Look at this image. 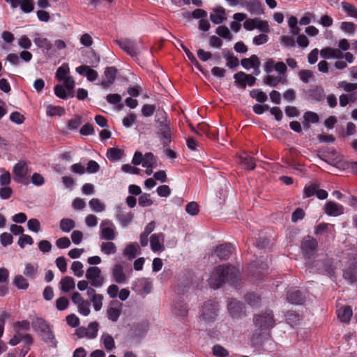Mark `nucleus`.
Wrapping results in <instances>:
<instances>
[{
    "mask_svg": "<svg viewBox=\"0 0 357 357\" xmlns=\"http://www.w3.org/2000/svg\"><path fill=\"white\" fill-rule=\"evenodd\" d=\"M240 278L241 274L238 268L229 264L220 265L211 272L208 282L213 289H218L225 282H228L237 287Z\"/></svg>",
    "mask_w": 357,
    "mask_h": 357,
    "instance_id": "1",
    "label": "nucleus"
},
{
    "mask_svg": "<svg viewBox=\"0 0 357 357\" xmlns=\"http://www.w3.org/2000/svg\"><path fill=\"white\" fill-rule=\"evenodd\" d=\"M255 325L259 332L253 334L251 341L255 346H259L263 343L264 337L269 335L267 331L274 326L273 312L266 310L257 315L255 318Z\"/></svg>",
    "mask_w": 357,
    "mask_h": 357,
    "instance_id": "2",
    "label": "nucleus"
},
{
    "mask_svg": "<svg viewBox=\"0 0 357 357\" xmlns=\"http://www.w3.org/2000/svg\"><path fill=\"white\" fill-rule=\"evenodd\" d=\"M155 122L158 123L157 135L163 147H168L172 141L171 129L167 120V114L158 111L155 114Z\"/></svg>",
    "mask_w": 357,
    "mask_h": 357,
    "instance_id": "3",
    "label": "nucleus"
},
{
    "mask_svg": "<svg viewBox=\"0 0 357 357\" xmlns=\"http://www.w3.org/2000/svg\"><path fill=\"white\" fill-rule=\"evenodd\" d=\"M115 42L122 50L134 59H138L142 50L144 48V45L139 40L126 38L116 40Z\"/></svg>",
    "mask_w": 357,
    "mask_h": 357,
    "instance_id": "4",
    "label": "nucleus"
},
{
    "mask_svg": "<svg viewBox=\"0 0 357 357\" xmlns=\"http://www.w3.org/2000/svg\"><path fill=\"white\" fill-rule=\"evenodd\" d=\"M117 236L116 228L112 220L105 219L100 225L99 237L107 241H114Z\"/></svg>",
    "mask_w": 357,
    "mask_h": 357,
    "instance_id": "5",
    "label": "nucleus"
},
{
    "mask_svg": "<svg viewBox=\"0 0 357 357\" xmlns=\"http://www.w3.org/2000/svg\"><path fill=\"white\" fill-rule=\"evenodd\" d=\"M218 305L215 300H209L202 306L200 318L206 322H211L215 319L218 315Z\"/></svg>",
    "mask_w": 357,
    "mask_h": 357,
    "instance_id": "6",
    "label": "nucleus"
},
{
    "mask_svg": "<svg viewBox=\"0 0 357 357\" xmlns=\"http://www.w3.org/2000/svg\"><path fill=\"white\" fill-rule=\"evenodd\" d=\"M318 247L317 241L310 236H305L301 241V250L303 256L305 259H310L313 257Z\"/></svg>",
    "mask_w": 357,
    "mask_h": 357,
    "instance_id": "7",
    "label": "nucleus"
},
{
    "mask_svg": "<svg viewBox=\"0 0 357 357\" xmlns=\"http://www.w3.org/2000/svg\"><path fill=\"white\" fill-rule=\"evenodd\" d=\"M85 276L91 286L96 288H99L102 286L104 278L101 275V270L99 267L90 266L86 270Z\"/></svg>",
    "mask_w": 357,
    "mask_h": 357,
    "instance_id": "8",
    "label": "nucleus"
},
{
    "mask_svg": "<svg viewBox=\"0 0 357 357\" xmlns=\"http://www.w3.org/2000/svg\"><path fill=\"white\" fill-rule=\"evenodd\" d=\"M111 274L113 280L117 284H125L129 278V275L124 271L123 266L119 263L114 265Z\"/></svg>",
    "mask_w": 357,
    "mask_h": 357,
    "instance_id": "9",
    "label": "nucleus"
},
{
    "mask_svg": "<svg viewBox=\"0 0 357 357\" xmlns=\"http://www.w3.org/2000/svg\"><path fill=\"white\" fill-rule=\"evenodd\" d=\"M122 303L118 301H112L107 309V317L112 322H116L121 314Z\"/></svg>",
    "mask_w": 357,
    "mask_h": 357,
    "instance_id": "10",
    "label": "nucleus"
},
{
    "mask_svg": "<svg viewBox=\"0 0 357 357\" xmlns=\"http://www.w3.org/2000/svg\"><path fill=\"white\" fill-rule=\"evenodd\" d=\"M165 234L163 233H156L151 236L150 246L154 252H161L165 250Z\"/></svg>",
    "mask_w": 357,
    "mask_h": 357,
    "instance_id": "11",
    "label": "nucleus"
},
{
    "mask_svg": "<svg viewBox=\"0 0 357 357\" xmlns=\"http://www.w3.org/2000/svg\"><path fill=\"white\" fill-rule=\"evenodd\" d=\"M75 71L80 75L84 76L89 82H94L98 77V73L96 70L87 65H81L75 68Z\"/></svg>",
    "mask_w": 357,
    "mask_h": 357,
    "instance_id": "12",
    "label": "nucleus"
},
{
    "mask_svg": "<svg viewBox=\"0 0 357 357\" xmlns=\"http://www.w3.org/2000/svg\"><path fill=\"white\" fill-rule=\"evenodd\" d=\"M238 6L245 7L251 14L260 15L263 13L261 4L258 0L250 2L245 0H238Z\"/></svg>",
    "mask_w": 357,
    "mask_h": 357,
    "instance_id": "13",
    "label": "nucleus"
},
{
    "mask_svg": "<svg viewBox=\"0 0 357 357\" xmlns=\"http://www.w3.org/2000/svg\"><path fill=\"white\" fill-rule=\"evenodd\" d=\"M234 250V248L231 243H224L218 246L215 252L220 259L226 260L229 258Z\"/></svg>",
    "mask_w": 357,
    "mask_h": 357,
    "instance_id": "14",
    "label": "nucleus"
},
{
    "mask_svg": "<svg viewBox=\"0 0 357 357\" xmlns=\"http://www.w3.org/2000/svg\"><path fill=\"white\" fill-rule=\"evenodd\" d=\"M325 213L329 216H338L344 213V206L335 202H328L325 205Z\"/></svg>",
    "mask_w": 357,
    "mask_h": 357,
    "instance_id": "15",
    "label": "nucleus"
},
{
    "mask_svg": "<svg viewBox=\"0 0 357 357\" xmlns=\"http://www.w3.org/2000/svg\"><path fill=\"white\" fill-rule=\"evenodd\" d=\"M320 55L325 59H340L343 58V53L340 50V49L329 47L321 49L320 51Z\"/></svg>",
    "mask_w": 357,
    "mask_h": 357,
    "instance_id": "16",
    "label": "nucleus"
},
{
    "mask_svg": "<svg viewBox=\"0 0 357 357\" xmlns=\"http://www.w3.org/2000/svg\"><path fill=\"white\" fill-rule=\"evenodd\" d=\"M116 218L123 227H126L132 222L133 214L130 212L124 213L121 206L116 208Z\"/></svg>",
    "mask_w": 357,
    "mask_h": 357,
    "instance_id": "17",
    "label": "nucleus"
},
{
    "mask_svg": "<svg viewBox=\"0 0 357 357\" xmlns=\"http://www.w3.org/2000/svg\"><path fill=\"white\" fill-rule=\"evenodd\" d=\"M105 80H103L100 85L104 89H107L114 82L116 75V69L113 67H107L105 68Z\"/></svg>",
    "mask_w": 357,
    "mask_h": 357,
    "instance_id": "18",
    "label": "nucleus"
},
{
    "mask_svg": "<svg viewBox=\"0 0 357 357\" xmlns=\"http://www.w3.org/2000/svg\"><path fill=\"white\" fill-rule=\"evenodd\" d=\"M140 248L137 243H130L128 244L123 250V255L128 260H132L139 254Z\"/></svg>",
    "mask_w": 357,
    "mask_h": 357,
    "instance_id": "19",
    "label": "nucleus"
},
{
    "mask_svg": "<svg viewBox=\"0 0 357 357\" xmlns=\"http://www.w3.org/2000/svg\"><path fill=\"white\" fill-rule=\"evenodd\" d=\"M225 9L222 6L216 7L210 14V19L213 24H220L224 22L225 17Z\"/></svg>",
    "mask_w": 357,
    "mask_h": 357,
    "instance_id": "20",
    "label": "nucleus"
},
{
    "mask_svg": "<svg viewBox=\"0 0 357 357\" xmlns=\"http://www.w3.org/2000/svg\"><path fill=\"white\" fill-rule=\"evenodd\" d=\"M227 308L232 317H238L243 313V305L234 299L229 300Z\"/></svg>",
    "mask_w": 357,
    "mask_h": 357,
    "instance_id": "21",
    "label": "nucleus"
},
{
    "mask_svg": "<svg viewBox=\"0 0 357 357\" xmlns=\"http://www.w3.org/2000/svg\"><path fill=\"white\" fill-rule=\"evenodd\" d=\"M287 299L291 304L300 305L305 301V296L301 291L294 289L287 293Z\"/></svg>",
    "mask_w": 357,
    "mask_h": 357,
    "instance_id": "22",
    "label": "nucleus"
},
{
    "mask_svg": "<svg viewBox=\"0 0 357 357\" xmlns=\"http://www.w3.org/2000/svg\"><path fill=\"white\" fill-rule=\"evenodd\" d=\"M188 312L186 304L181 301H176L173 305L172 313L179 318H184L187 316Z\"/></svg>",
    "mask_w": 357,
    "mask_h": 357,
    "instance_id": "23",
    "label": "nucleus"
},
{
    "mask_svg": "<svg viewBox=\"0 0 357 357\" xmlns=\"http://www.w3.org/2000/svg\"><path fill=\"white\" fill-rule=\"evenodd\" d=\"M22 341H23L25 344L29 345L32 340L29 335L17 331L13 337L10 340L9 344L12 346H15Z\"/></svg>",
    "mask_w": 357,
    "mask_h": 357,
    "instance_id": "24",
    "label": "nucleus"
},
{
    "mask_svg": "<svg viewBox=\"0 0 357 357\" xmlns=\"http://www.w3.org/2000/svg\"><path fill=\"white\" fill-rule=\"evenodd\" d=\"M28 172L26 163L24 161H20L13 167V172L18 177L17 182L24 178Z\"/></svg>",
    "mask_w": 357,
    "mask_h": 357,
    "instance_id": "25",
    "label": "nucleus"
},
{
    "mask_svg": "<svg viewBox=\"0 0 357 357\" xmlns=\"http://www.w3.org/2000/svg\"><path fill=\"white\" fill-rule=\"evenodd\" d=\"M100 342L107 351H112L116 347L113 337L107 333H102L100 337Z\"/></svg>",
    "mask_w": 357,
    "mask_h": 357,
    "instance_id": "26",
    "label": "nucleus"
},
{
    "mask_svg": "<svg viewBox=\"0 0 357 357\" xmlns=\"http://www.w3.org/2000/svg\"><path fill=\"white\" fill-rule=\"evenodd\" d=\"M124 155V151L119 148H109L107 151L106 156L111 162H116L121 160Z\"/></svg>",
    "mask_w": 357,
    "mask_h": 357,
    "instance_id": "27",
    "label": "nucleus"
},
{
    "mask_svg": "<svg viewBox=\"0 0 357 357\" xmlns=\"http://www.w3.org/2000/svg\"><path fill=\"white\" fill-rule=\"evenodd\" d=\"M344 276L351 282L357 280V259H354L353 264L345 269Z\"/></svg>",
    "mask_w": 357,
    "mask_h": 357,
    "instance_id": "28",
    "label": "nucleus"
},
{
    "mask_svg": "<svg viewBox=\"0 0 357 357\" xmlns=\"http://www.w3.org/2000/svg\"><path fill=\"white\" fill-rule=\"evenodd\" d=\"M352 314V310L349 306H344L337 310V317L342 322H349Z\"/></svg>",
    "mask_w": 357,
    "mask_h": 357,
    "instance_id": "29",
    "label": "nucleus"
},
{
    "mask_svg": "<svg viewBox=\"0 0 357 357\" xmlns=\"http://www.w3.org/2000/svg\"><path fill=\"white\" fill-rule=\"evenodd\" d=\"M308 98L312 99L316 101H320L324 97V89L321 86H316L312 89L306 91Z\"/></svg>",
    "mask_w": 357,
    "mask_h": 357,
    "instance_id": "30",
    "label": "nucleus"
},
{
    "mask_svg": "<svg viewBox=\"0 0 357 357\" xmlns=\"http://www.w3.org/2000/svg\"><path fill=\"white\" fill-rule=\"evenodd\" d=\"M61 289L64 292H68L75 288V280L70 276H66L60 281Z\"/></svg>",
    "mask_w": 357,
    "mask_h": 357,
    "instance_id": "31",
    "label": "nucleus"
},
{
    "mask_svg": "<svg viewBox=\"0 0 357 357\" xmlns=\"http://www.w3.org/2000/svg\"><path fill=\"white\" fill-rule=\"evenodd\" d=\"M241 66L248 70L251 68L259 67L260 61L257 55H252L250 58L243 59L241 60Z\"/></svg>",
    "mask_w": 357,
    "mask_h": 357,
    "instance_id": "32",
    "label": "nucleus"
},
{
    "mask_svg": "<svg viewBox=\"0 0 357 357\" xmlns=\"http://www.w3.org/2000/svg\"><path fill=\"white\" fill-rule=\"evenodd\" d=\"M100 249L103 254L107 255H114L117 251L116 245L112 241L102 242Z\"/></svg>",
    "mask_w": 357,
    "mask_h": 357,
    "instance_id": "33",
    "label": "nucleus"
},
{
    "mask_svg": "<svg viewBox=\"0 0 357 357\" xmlns=\"http://www.w3.org/2000/svg\"><path fill=\"white\" fill-rule=\"evenodd\" d=\"M86 337L89 339H94L98 335V324L96 321L91 322L87 328H85Z\"/></svg>",
    "mask_w": 357,
    "mask_h": 357,
    "instance_id": "34",
    "label": "nucleus"
},
{
    "mask_svg": "<svg viewBox=\"0 0 357 357\" xmlns=\"http://www.w3.org/2000/svg\"><path fill=\"white\" fill-rule=\"evenodd\" d=\"M304 121L303 125L308 127L309 123H317L319 122V118L317 113L311 111H307L303 114Z\"/></svg>",
    "mask_w": 357,
    "mask_h": 357,
    "instance_id": "35",
    "label": "nucleus"
},
{
    "mask_svg": "<svg viewBox=\"0 0 357 357\" xmlns=\"http://www.w3.org/2000/svg\"><path fill=\"white\" fill-rule=\"evenodd\" d=\"M89 205L91 211L96 213H101L105 210V204L101 202L98 198L91 199L89 202Z\"/></svg>",
    "mask_w": 357,
    "mask_h": 357,
    "instance_id": "36",
    "label": "nucleus"
},
{
    "mask_svg": "<svg viewBox=\"0 0 357 357\" xmlns=\"http://www.w3.org/2000/svg\"><path fill=\"white\" fill-rule=\"evenodd\" d=\"M59 226L62 231L68 233L75 227V222L70 218H63L60 221Z\"/></svg>",
    "mask_w": 357,
    "mask_h": 357,
    "instance_id": "37",
    "label": "nucleus"
},
{
    "mask_svg": "<svg viewBox=\"0 0 357 357\" xmlns=\"http://www.w3.org/2000/svg\"><path fill=\"white\" fill-rule=\"evenodd\" d=\"M47 114L50 116H61L65 114V109L60 106H54L50 105L47 106Z\"/></svg>",
    "mask_w": 357,
    "mask_h": 357,
    "instance_id": "38",
    "label": "nucleus"
},
{
    "mask_svg": "<svg viewBox=\"0 0 357 357\" xmlns=\"http://www.w3.org/2000/svg\"><path fill=\"white\" fill-rule=\"evenodd\" d=\"M61 85L65 87L66 91H68L70 97L74 96V88L75 86V82L72 77L68 76L65 79H63V83Z\"/></svg>",
    "mask_w": 357,
    "mask_h": 357,
    "instance_id": "39",
    "label": "nucleus"
},
{
    "mask_svg": "<svg viewBox=\"0 0 357 357\" xmlns=\"http://www.w3.org/2000/svg\"><path fill=\"white\" fill-rule=\"evenodd\" d=\"M241 164L248 170H252L255 168V160L249 155L242 156L240 159Z\"/></svg>",
    "mask_w": 357,
    "mask_h": 357,
    "instance_id": "40",
    "label": "nucleus"
},
{
    "mask_svg": "<svg viewBox=\"0 0 357 357\" xmlns=\"http://www.w3.org/2000/svg\"><path fill=\"white\" fill-rule=\"evenodd\" d=\"M83 264L79 261H75L73 262L70 266L75 276L77 278L82 277L84 275Z\"/></svg>",
    "mask_w": 357,
    "mask_h": 357,
    "instance_id": "41",
    "label": "nucleus"
},
{
    "mask_svg": "<svg viewBox=\"0 0 357 357\" xmlns=\"http://www.w3.org/2000/svg\"><path fill=\"white\" fill-rule=\"evenodd\" d=\"M70 71L68 65L67 63L62 64L61 66H60L56 73V77L58 80L62 81L65 79L67 77V75H68Z\"/></svg>",
    "mask_w": 357,
    "mask_h": 357,
    "instance_id": "42",
    "label": "nucleus"
},
{
    "mask_svg": "<svg viewBox=\"0 0 357 357\" xmlns=\"http://www.w3.org/2000/svg\"><path fill=\"white\" fill-rule=\"evenodd\" d=\"M155 160L154 155L151 153L148 152L146 153L144 155H143L141 165L144 167H149L151 165H155Z\"/></svg>",
    "mask_w": 357,
    "mask_h": 357,
    "instance_id": "43",
    "label": "nucleus"
},
{
    "mask_svg": "<svg viewBox=\"0 0 357 357\" xmlns=\"http://www.w3.org/2000/svg\"><path fill=\"white\" fill-rule=\"evenodd\" d=\"M212 353L216 357H227L229 351L220 344H215L212 348Z\"/></svg>",
    "mask_w": 357,
    "mask_h": 357,
    "instance_id": "44",
    "label": "nucleus"
},
{
    "mask_svg": "<svg viewBox=\"0 0 357 357\" xmlns=\"http://www.w3.org/2000/svg\"><path fill=\"white\" fill-rule=\"evenodd\" d=\"M248 77V74L244 72H238L234 75V78L235 79V82L236 84L239 85L243 89L246 87V78Z\"/></svg>",
    "mask_w": 357,
    "mask_h": 357,
    "instance_id": "45",
    "label": "nucleus"
},
{
    "mask_svg": "<svg viewBox=\"0 0 357 357\" xmlns=\"http://www.w3.org/2000/svg\"><path fill=\"white\" fill-rule=\"evenodd\" d=\"M103 298V296L99 294L90 299L95 311L98 312L102 309Z\"/></svg>",
    "mask_w": 357,
    "mask_h": 357,
    "instance_id": "46",
    "label": "nucleus"
},
{
    "mask_svg": "<svg viewBox=\"0 0 357 357\" xmlns=\"http://www.w3.org/2000/svg\"><path fill=\"white\" fill-rule=\"evenodd\" d=\"M14 284L17 289H26L29 287V283L22 275H17L14 278Z\"/></svg>",
    "mask_w": 357,
    "mask_h": 357,
    "instance_id": "47",
    "label": "nucleus"
},
{
    "mask_svg": "<svg viewBox=\"0 0 357 357\" xmlns=\"http://www.w3.org/2000/svg\"><path fill=\"white\" fill-rule=\"evenodd\" d=\"M342 7L349 16L357 18V8L354 5L344 1L342 2Z\"/></svg>",
    "mask_w": 357,
    "mask_h": 357,
    "instance_id": "48",
    "label": "nucleus"
},
{
    "mask_svg": "<svg viewBox=\"0 0 357 357\" xmlns=\"http://www.w3.org/2000/svg\"><path fill=\"white\" fill-rule=\"evenodd\" d=\"M280 42L283 47L292 48L295 46V40L292 36H282L280 37Z\"/></svg>",
    "mask_w": 357,
    "mask_h": 357,
    "instance_id": "49",
    "label": "nucleus"
},
{
    "mask_svg": "<svg viewBox=\"0 0 357 357\" xmlns=\"http://www.w3.org/2000/svg\"><path fill=\"white\" fill-rule=\"evenodd\" d=\"M250 96L259 102H264L267 100L266 94L259 89H253L250 91Z\"/></svg>",
    "mask_w": 357,
    "mask_h": 357,
    "instance_id": "50",
    "label": "nucleus"
},
{
    "mask_svg": "<svg viewBox=\"0 0 357 357\" xmlns=\"http://www.w3.org/2000/svg\"><path fill=\"white\" fill-rule=\"evenodd\" d=\"M90 305V302L86 300L82 303L77 306L78 312L84 317L89 315L91 312Z\"/></svg>",
    "mask_w": 357,
    "mask_h": 357,
    "instance_id": "51",
    "label": "nucleus"
},
{
    "mask_svg": "<svg viewBox=\"0 0 357 357\" xmlns=\"http://www.w3.org/2000/svg\"><path fill=\"white\" fill-rule=\"evenodd\" d=\"M319 185L317 183H311L309 185H306L304 188L303 193L304 197H310L316 195Z\"/></svg>",
    "mask_w": 357,
    "mask_h": 357,
    "instance_id": "52",
    "label": "nucleus"
},
{
    "mask_svg": "<svg viewBox=\"0 0 357 357\" xmlns=\"http://www.w3.org/2000/svg\"><path fill=\"white\" fill-rule=\"evenodd\" d=\"M38 271V266L33 265L30 263H28L25 266V270L24 271V274L30 278H33L36 276Z\"/></svg>",
    "mask_w": 357,
    "mask_h": 357,
    "instance_id": "53",
    "label": "nucleus"
},
{
    "mask_svg": "<svg viewBox=\"0 0 357 357\" xmlns=\"http://www.w3.org/2000/svg\"><path fill=\"white\" fill-rule=\"evenodd\" d=\"M100 170L99 164L93 160H90L86 165V167L85 168L86 172L88 174H96Z\"/></svg>",
    "mask_w": 357,
    "mask_h": 357,
    "instance_id": "54",
    "label": "nucleus"
},
{
    "mask_svg": "<svg viewBox=\"0 0 357 357\" xmlns=\"http://www.w3.org/2000/svg\"><path fill=\"white\" fill-rule=\"evenodd\" d=\"M54 93L57 97L62 99L70 98L68 91H66L65 87L60 84H58L54 87Z\"/></svg>",
    "mask_w": 357,
    "mask_h": 357,
    "instance_id": "55",
    "label": "nucleus"
},
{
    "mask_svg": "<svg viewBox=\"0 0 357 357\" xmlns=\"http://www.w3.org/2000/svg\"><path fill=\"white\" fill-rule=\"evenodd\" d=\"M185 211L190 215H196L199 211V205L195 202H191L186 205Z\"/></svg>",
    "mask_w": 357,
    "mask_h": 357,
    "instance_id": "56",
    "label": "nucleus"
},
{
    "mask_svg": "<svg viewBox=\"0 0 357 357\" xmlns=\"http://www.w3.org/2000/svg\"><path fill=\"white\" fill-rule=\"evenodd\" d=\"M338 86L342 88L347 92H352L357 89V83H349L342 81L338 83Z\"/></svg>",
    "mask_w": 357,
    "mask_h": 357,
    "instance_id": "57",
    "label": "nucleus"
},
{
    "mask_svg": "<svg viewBox=\"0 0 357 357\" xmlns=\"http://www.w3.org/2000/svg\"><path fill=\"white\" fill-rule=\"evenodd\" d=\"M33 243V238L27 234H22L18 239L17 244L21 248H24L26 244L32 245Z\"/></svg>",
    "mask_w": 357,
    "mask_h": 357,
    "instance_id": "58",
    "label": "nucleus"
},
{
    "mask_svg": "<svg viewBox=\"0 0 357 357\" xmlns=\"http://www.w3.org/2000/svg\"><path fill=\"white\" fill-rule=\"evenodd\" d=\"M155 111L154 105L145 104L142 107V115L145 117L151 116Z\"/></svg>",
    "mask_w": 357,
    "mask_h": 357,
    "instance_id": "59",
    "label": "nucleus"
},
{
    "mask_svg": "<svg viewBox=\"0 0 357 357\" xmlns=\"http://www.w3.org/2000/svg\"><path fill=\"white\" fill-rule=\"evenodd\" d=\"M82 123L81 116H75L74 118L71 119L67 126V128L70 130H76L78 128Z\"/></svg>",
    "mask_w": 357,
    "mask_h": 357,
    "instance_id": "60",
    "label": "nucleus"
},
{
    "mask_svg": "<svg viewBox=\"0 0 357 357\" xmlns=\"http://www.w3.org/2000/svg\"><path fill=\"white\" fill-rule=\"evenodd\" d=\"M286 320L292 327L296 325V322L299 321L298 314L294 312H288L286 314Z\"/></svg>",
    "mask_w": 357,
    "mask_h": 357,
    "instance_id": "61",
    "label": "nucleus"
},
{
    "mask_svg": "<svg viewBox=\"0 0 357 357\" xmlns=\"http://www.w3.org/2000/svg\"><path fill=\"white\" fill-rule=\"evenodd\" d=\"M136 118H137V116L135 114H133V113L128 114L126 116H125L123 119V121H122L123 125L126 128L131 127L133 124L135 123Z\"/></svg>",
    "mask_w": 357,
    "mask_h": 357,
    "instance_id": "62",
    "label": "nucleus"
},
{
    "mask_svg": "<svg viewBox=\"0 0 357 357\" xmlns=\"http://www.w3.org/2000/svg\"><path fill=\"white\" fill-rule=\"evenodd\" d=\"M260 300L261 299L259 296L252 293L248 294L245 296V301L251 306H255L258 305L260 302Z\"/></svg>",
    "mask_w": 357,
    "mask_h": 357,
    "instance_id": "63",
    "label": "nucleus"
},
{
    "mask_svg": "<svg viewBox=\"0 0 357 357\" xmlns=\"http://www.w3.org/2000/svg\"><path fill=\"white\" fill-rule=\"evenodd\" d=\"M216 33L223 38L231 40L230 31L225 26H219L216 29Z\"/></svg>",
    "mask_w": 357,
    "mask_h": 357,
    "instance_id": "64",
    "label": "nucleus"
}]
</instances>
